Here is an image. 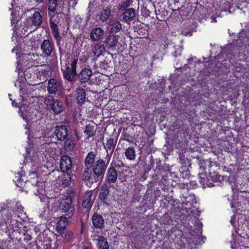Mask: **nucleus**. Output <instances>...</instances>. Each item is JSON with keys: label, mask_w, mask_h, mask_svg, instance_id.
Returning a JSON list of instances; mask_svg holds the SVG:
<instances>
[{"label": "nucleus", "mask_w": 249, "mask_h": 249, "mask_svg": "<svg viewBox=\"0 0 249 249\" xmlns=\"http://www.w3.org/2000/svg\"><path fill=\"white\" fill-rule=\"evenodd\" d=\"M184 203L186 205L190 206H192L194 203H196V199L195 198V196H189L188 197L186 198L185 202Z\"/></svg>", "instance_id": "40"}, {"label": "nucleus", "mask_w": 249, "mask_h": 249, "mask_svg": "<svg viewBox=\"0 0 249 249\" xmlns=\"http://www.w3.org/2000/svg\"><path fill=\"white\" fill-rule=\"evenodd\" d=\"M66 146L70 149H72L74 148V144L73 142H68L67 141L66 142Z\"/></svg>", "instance_id": "45"}, {"label": "nucleus", "mask_w": 249, "mask_h": 249, "mask_svg": "<svg viewBox=\"0 0 249 249\" xmlns=\"http://www.w3.org/2000/svg\"><path fill=\"white\" fill-rule=\"evenodd\" d=\"M23 209H24V208L22 206H21L20 205H19V204H16V212L21 213H22L23 212Z\"/></svg>", "instance_id": "44"}, {"label": "nucleus", "mask_w": 249, "mask_h": 249, "mask_svg": "<svg viewBox=\"0 0 249 249\" xmlns=\"http://www.w3.org/2000/svg\"><path fill=\"white\" fill-rule=\"evenodd\" d=\"M42 23V18L40 13L38 11H35L31 17L26 19L25 24L27 28H30V32H32L33 26L36 28L38 27Z\"/></svg>", "instance_id": "4"}, {"label": "nucleus", "mask_w": 249, "mask_h": 249, "mask_svg": "<svg viewBox=\"0 0 249 249\" xmlns=\"http://www.w3.org/2000/svg\"><path fill=\"white\" fill-rule=\"evenodd\" d=\"M235 219L234 216H232L231 217V220H230L231 223L233 226H234V224H235Z\"/></svg>", "instance_id": "46"}, {"label": "nucleus", "mask_w": 249, "mask_h": 249, "mask_svg": "<svg viewBox=\"0 0 249 249\" xmlns=\"http://www.w3.org/2000/svg\"><path fill=\"white\" fill-rule=\"evenodd\" d=\"M137 15L135 9L129 8L124 12L123 15V18L126 22L131 21L135 18Z\"/></svg>", "instance_id": "15"}, {"label": "nucleus", "mask_w": 249, "mask_h": 249, "mask_svg": "<svg viewBox=\"0 0 249 249\" xmlns=\"http://www.w3.org/2000/svg\"><path fill=\"white\" fill-rule=\"evenodd\" d=\"M12 104L13 106H16V107L17 106V104H16V103L15 101H13L12 102Z\"/></svg>", "instance_id": "49"}, {"label": "nucleus", "mask_w": 249, "mask_h": 249, "mask_svg": "<svg viewBox=\"0 0 249 249\" xmlns=\"http://www.w3.org/2000/svg\"><path fill=\"white\" fill-rule=\"evenodd\" d=\"M40 49L44 55L50 56L54 49V46L50 40L45 39L42 42Z\"/></svg>", "instance_id": "8"}, {"label": "nucleus", "mask_w": 249, "mask_h": 249, "mask_svg": "<svg viewBox=\"0 0 249 249\" xmlns=\"http://www.w3.org/2000/svg\"><path fill=\"white\" fill-rule=\"evenodd\" d=\"M47 89L51 94H60L63 89L61 83L55 79H51L48 83Z\"/></svg>", "instance_id": "6"}, {"label": "nucleus", "mask_w": 249, "mask_h": 249, "mask_svg": "<svg viewBox=\"0 0 249 249\" xmlns=\"http://www.w3.org/2000/svg\"><path fill=\"white\" fill-rule=\"evenodd\" d=\"M68 217L61 216L57 222L56 228L59 232H62L65 231L66 227L69 223Z\"/></svg>", "instance_id": "18"}, {"label": "nucleus", "mask_w": 249, "mask_h": 249, "mask_svg": "<svg viewBox=\"0 0 249 249\" xmlns=\"http://www.w3.org/2000/svg\"><path fill=\"white\" fill-rule=\"evenodd\" d=\"M119 36L114 35H109L106 39L105 43L108 49L114 51L118 43Z\"/></svg>", "instance_id": "10"}, {"label": "nucleus", "mask_w": 249, "mask_h": 249, "mask_svg": "<svg viewBox=\"0 0 249 249\" xmlns=\"http://www.w3.org/2000/svg\"><path fill=\"white\" fill-rule=\"evenodd\" d=\"M50 26L52 29V34L53 36L57 41H60L61 37L59 36V32L57 25L53 21L51 20L50 22Z\"/></svg>", "instance_id": "25"}, {"label": "nucleus", "mask_w": 249, "mask_h": 249, "mask_svg": "<svg viewBox=\"0 0 249 249\" xmlns=\"http://www.w3.org/2000/svg\"><path fill=\"white\" fill-rule=\"evenodd\" d=\"M124 155L129 160H134L136 158L135 151L133 147H128L125 149Z\"/></svg>", "instance_id": "32"}, {"label": "nucleus", "mask_w": 249, "mask_h": 249, "mask_svg": "<svg viewBox=\"0 0 249 249\" xmlns=\"http://www.w3.org/2000/svg\"><path fill=\"white\" fill-rule=\"evenodd\" d=\"M132 3L131 0H127L124 2H123L119 5V8L120 10H124L128 6H129Z\"/></svg>", "instance_id": "42"}, {"label": "nucleus", "mask_w": 249, "mask_h": 249, "mask_svg": "<svg viewBox=\"0 0 249 249\" xmlns=\"http://www.w3.org/2000/svg\"><path fill=\"white\" fill-rule=\"evenodd\" d=\"M177 53H178V52L177 51H175L174 52V55L176 56H177L178 55H180V51H179L178 54H177Z\"/></svg>", "instance_id": "47"}, {"label": "nucleus", "mask_w": 249, "mask_h": 249, "mask_svg": "<svg viewBox=\"0 0 249 249\" xmlns=\"http://www.w3.org/2000/svg\"><path fill=\"white\" fill-rule=\"evenodd\" d=\"M71 176L69 174H65L60 178V181L63 187H68L71 182Z\"/></svg>", "instance_id": "30"}, {"label": "nucleus", "mask_w": 249, "mask_h": 249, "mask_svg": "<svg viewBox=\"0 0 249 249\" xmlns=\"http://www.w3.org/2000/svg\"><path fill=\"white\" fill-rule=\"evenodd\" d=\"M109 194V189L108 186L106 184H103L100 189L99 197L101 199H106Z\"/></svg>", "instance_id": "29"}, {"label": "nucleus", "mask_w": 249, "mask_h": 249, "mask_svg": "<svg viewBox=\"0 0 249 249\" xmlns=\"http://www.w3.org/2000/svg\"><path fill=\"white\" fill-rule=\"evenodd\" d=\"M199 182L203 188H205L206 187H212L213 186V183L210 182V178L207 177L205 173L203 172H201V173H200L199 174Z\"/></svg>", "instance_id": "21"}, {"label": "nucleus", "mask_w": 249, "mask_h": 249, "mask_svg": "<svg viewBox=\"0 0 249 249\" xmlns=\"http://www.w3.org/2000/svg\"><path fill=\"white\" fill-rule=\"evenodd\" d=\"M9 96L10 99L11 100H12L11 97H10V96H11V94H9Z\"/></svg>", "instance_id": "52"}, {"label": "nucleus", "mask_w": 249, "mask_h": 249, "mask_svg": "<svg viewBox=\"0 0 249 249\" xmlns=\"http://www.w3.org/2000/svg\"><path fill=\"white\" fill-rule=\"evenodd\" d=\"M213 20L214 22H216V20L215 19H213Z\"/></svg>", "instance_id": "53"}, {"label": "nucleus", "mask_w": 249, "mask_h": 249, "mask_svg": "<svg viewBox=\"0 0 249 249\" xmlns=\"http://www.w3.org/2000/svg\"><path fill=\"white\" fill-rule=\"evenodd\" d=\"M62 213H67L68 218L71 217L74 214V207L72 205V198L68 195L61 196V201L59 205V209Z\"/></svg>", "instance_id": "1"}, {"label": "nucleus", "mask_w": 249, "mask_h": 249, "mask_svg": "<svg viewBox=\"0 0 249 249\" xmlns=\"http://www.w3.org/2000/svg\"><path fill=\"white\" fill-rule=\"evenodd\" d=\"M39 198L41 202L45 203L48 208L51 207L52 210H53L54 211H57L59 209V205L61 201V196L49 198L43 194H40Z\"/></svg>", "instance_id": "2"}, {"label": "nucleus", "mask_w": 249, "mask_h": 249, "mask_svg": "<svg viewBox=\"0 0 249 249\" xmlns=\"http://www.w3.org/2000/svg\"><path fill=\"white\" fill-rule=\"evenodd\" d=\"M115 146V143L112 138H109L107 140V142L105 145V148L107 151V156L106 159H107V162H109L111 158V155Z\"/></svg>", "instance_id": "16"}, {"label": "nucleus", "mask_w": 249, "mask_h": 249, "mask_svg": "<svg viewBox=\"0 0 249 249\" xmlns=\"http://www.w3.org/2000/svg\"><path fill=\"white\" fill-rule=\"evenodd\" d=\"M45 104L48 107H50L53 113L55 114H59L65 110V106L62 102L59 100L47 99L45 100Z\"/></svg>", "instance_id": "3"}, {"label": "nucleus", "mask_w": 249, "mask_h": 249, "mask_svg": "<svg viewBox=\"0 0 249 249\" xmlns=\"http://www.w3.org/2000/svg\"><path fill=\"white\" fill-rule=\"evenodd\" d=\"M14 181L16 183V185L19 187H22L24 184L23 179L22 178L21 174L18 173L16 176V179Z\"/></svg>", "instance_id": "38"}, {"label": "nucleus", "mask_w": 249, "mask_h": 249, "mask_svg": "<svg viewBox=\"0 0 249 249\" xmlns=\"http://www.w3.org/2000/svg\"><path fill=\"white\" fill-rule=\"evenodd\" d=\"M57 6V0H49L48 9L49 12L54 13Z\"/></svg>", "instance_id": "35"}, {"label": "nucleus", "mask_w": 249, "mask_h": 249, "mask_svg": "<svg viewBox=\"0 0 249 249\" xmlns=\"http://www.w3.org/2000/svg\"><path fill=\"white\" fill-rule=\"evenodd\" d=\"M109 29L111 33H116L122 29L121 23L115 20L110 19L108 23Z\"/></svg>", "instance_id": "20"}, {"label": "nucleus", "mask_w": 249, "mask_h": 249, "mask_svg": "<svg viewBox=\"0 0 249 249\" xmlns=\"http://www.w3.org/2000/svg\"><path fill=\"white\" fill-rule=\"evenodd\" d=\"M61 70L65 78L69 81H72L77 75L76 71L71 70L70 65H68L66 63L64 65H62L61 66Z\"/></svg>", "instance_id": "7"}, {"label": "nucleus", "mask_w": 249, "mask_h": 249, "mask_svg": "<svg viewBox=\"0 0 249 249\" xmlns=\"http://www.w3.org/2000/svg\"><path fill=\"white\" fill-rule=\"evenodd\" d=\"M96 155L92 152L88 153L85 160L86 167H91L94 163Z\"/></svg>", "instance_id": "26"}, {"label": "nucleus", "mask_w": 249, "mask_h": 249, "mask_svg": "<svg viewBox=\"0 0 249 249\" xmlns=\"http://www.w3.org/2000/svg\"><path fill=\"white\" fill-rule=\"evenodd\" d=\"M36 1L38 3H41L43 2V0H36Z\"/></svg>", "instance_id": "48"}, {"label": "nucleus", "mask_w": 249, "mask_h": 249, "mask_svg": "<svg viewBox=\"0 0 249 249\" xmlns=\"http://www.w3.org/2000/svg\"><path fill=\"white\" fill-rule=\"evenodd\" d=\"M29 157L30 160L31 162H36L38 160V154L32 148H27V153L25 158L27 160V157Z\"/></svg>", "instance_id": "24"}, {"label": "nucleus", "mask_w": 249, "mask_h": 249, "mask_svg": "<svg viewBox=\"0 0 249 249\" xmlns=\"http://www.w3.org/2000/svg\"><path fill=\"white\" fill-rule=\"evenodd\" d=\"M54 133L57 140L62 141L67 137L68 130L66 126L61 125L56 126Z\"/></svg>", "instance_id": "9"}, {"label": "nucleus", "mask_w": 249, "mask_h": 249, "mask_svg": "<svg viewBox=\"0 0 249 249\" xmlns=\"http://www.w3.org/2000/svg\"><path fill=\"white\" fill-rule=\"evenodd\" d=\"M37 71L39 74L44 77V78L49 77L51 74V68L48 65H41Z\"/></svg>", "instance_id": "22"}, {"label": "nucleus", "mask_w": 249, "mask_h": 249, "mask_svg": "<svg viewBox=\"0 0 249 249\" xmlns=\"http://www.w3.org/2000/svg\"><path fill=\"white\" fill-rule=\"evenodd\" d=\"M92 74L91 70L87 68L84 69L80 73L79 77L82 83H85L88 81Z\"/></svg>", "instance_id": "19"}, {"label": "nucleus", "mask_w": 249, "mask_h": 249, "mask_svg": "<svg viewBox=\"0 0 249 249\" xmlns=\"http://www.w3.org/2000/svg\"><path fill=\"white\" fill-rule=\"evenodd\" d=\"M118 174L115 168L113 166H110L107 171L106 178L109 184L114 183L117 179Z\"/></svg>", "instance_id": "13"}, {"label": "nucleus", "mask_w": 249, "mask_h": 249, "mask_svg": "<svg viewBox=\"0 0 249 249\" xmlns=\"http://www.w3.org/2000/svg\"><path fill=\"white\" fill-rule=\"evenodd\" d=\"M72 166V160L68 156H63L60 160V167L61 170L66 172L70 170Z\"/></svg>", "instance_id": "11"}, {"label": "nucleus", "mask_w": 249, "mask_h": 249, "mask_svg": "<svg viewBox=\"0 0 249 249\" xmlns=\"http://www.w3.org/2000/svg\"><path fill=\"white\" fill-rule=\"evenodd\" d=\"M104 50V46L103 44L99 43L94 46L93 52L96 57H99L103 53Z\"/></svg>", "instance_id": "31"}, {"label": "nucleus", "mask_w": 249, "mask_h": 249, "mask_svg": "<svg viewBox=\"0 0 249 249\" xmlns=\"http://www.w3.org/2000/svg\"><path fill=\"white\" fill-rule=\"evenodd\" d=\"M107 160V159H106ZM108 163H105V161L102 159L98 160L93 167V172L94 174L97 176V178L101 177L103 178V175L105 173L106 169Z\"/></svg>", "instance_id": "5"}, {"label": "nucleus", "mask_w": 249, "mask_h": 249, "mask_svg": "<svg viewBox=\"0 0 249 249\" xmlns=\"http://www.w3.org/2000/svg\"><path fill=\"white\" fill-rule=\"evenodd\" d=\"M94 180H95V181L96 182V181H97L98 180V179H97L96 178H95Z\"/></svg>", "instance_id": "51"}, {"label": "nucleus", "mask_w": 249, "mask_h": 249, "mask_svg": "<svg viewBox=\"0 0 249 249\" xmlns=\"http://www.w3.org/2000/svg\"><path fill=\"white\" fill-rule=\"evenodd\" d=\"M38 249H52L50 241H46L41 243V246H38Z\"/></svg>", "instance_id": "41"}, {"label": "nucleus", "mask_w": 249, "mask_h": 249, "mask_svg": "<svg viewBox=\"0 0 249 249\" xmlns=\"http://www.w3.org/2000/svg\"><path fill=\"white\" fill-rule=\"evenodd\" d=\"M90 167H86L82 174V179L85 180L89 181L92 179V174L90 169Z\"/></svg>", "instance_id": "34"}, {"label": "nucleus", "mask_w": 249, "mask_h": 249, "mask_svg": "<svg viewBox=\"0 0 249 249\" xmlns=\"http://www.w3.org/2000/svg\"><path fill=\"white\" fill-rule=\"evenodd\" d=\"M104 35V30L100 27H96L91 32L90 38L92 41H98L103 39Z\"/></svg>", "instance_id": "12"}, {"label": "nucleus", "mask_w": 249, "mask_h": 249, "mask_svg": "<svg viewBox=\"0 0 249 249\" xmlns=\"http://www.w3.org/2000/svg\"><path fill=\"white\" fill-rule=\"evenodd\" d=\"M97 241V247L99 249H109V245L105 237L99 236Z\"/></svg>", "instance_id": "28"}, {"label": "nucleus", "mask_w": 249, "mask_h": 249, "mask_svg": "<svg viewBox=\"0 0 249 249\" xmlns=\"http://www.w3.org/2000/svg\"><path fill=\"white\" fill-rule=\"evenodd\" d=\"M61 234V237L64 238L66 241H68L71 239L73 236L72 231H64L62 232H59Z\"/></svg>", "instance_id": "37"}, {"label": "nucleus", "mask_w": 249, "mask_h": 249, "mask_svg": "<svg viewBox=\"0 0 249 249\" xmlns=\"http://www.w3.org/2000/svg\"><path fill=\"white\" fill-rule=\"evenodd\" d=\"M111 11L109 8H106L100 14V19L102 22L106 21L110 16Z\"/></svg>", "instance_id": "33"}, {"label": "nucleus", "mask_w": 249, "mask_h": 249, "mask_svg": "<svg viewBox=\"0 0 249 249\" xmlns=\"http://www.w3.org/2000/svg\"><path fill=\"white\" fill-rule=\"evenodd\" d=\"M210 180H211L213 182H217L220 181L222 179V177L220 176L217 173L213 172V173L211 172L209 173Z\"/></svg>", "instance_id": "36"}, {"label": "nucleus", "mask_w": 249, "mask_h": 249, "mask_svg": "<svg viewBox=\"0 0 249 249\" xmlns=\"http://www.w3.org/2000/svg\"><path fill=\"white\" fill-rule=\"evenodd\" d=\"M92 196V192L91 191L87 192L84 196L82 205L85 208H90L92 204L91 197Z\"/></svg>", "instance_id": "23"}, {"label": "nucleus", "mask_w": 249, "mask_h": 249, "mask_svg": "<svg viewBox=\"0 0 249 249\" xmlns=\"http://www.w3.org/2000/svg\"><path fill=\"white\" fill-rule=\"evenodd\" d=\"M37 56V54H35L34 53H28L24 54L23 58L26 59L27 61H28L32 66H36L38 64V62L36 61L35 58Z\"/></svg>", "instance_id": "27"}, {"label": "nucleus", "mask_w": 249, "mask_h": 249, "mask_svg": "<svg viewBox=\"0 0 249 249\" xmlns=\"http://www.w3.org/2000/svg\"><path fill=\"white\" fill-rule=\"evenodd\" d=\"M76 98L77 103L79 105H83L86 100V92L85 89L82 88H78L76 89Z\"/></svg>", "instance_id": "17"}, {"label": "nucleus", "mask_w": 249, "mask_h": 249, "mask_svg": "<svg viewBox=\"0 0 249 249\" xmlns=\"http://www.w3.org/2000/svg\"><path fill=\"white\" fill-rule=\"evenodd\" d=\"M92 223L96 229H101L104 227V220L102 215L94 213L92 217Z\"/></svg>", "instance_id": "14"}, {"label": "nucleus", "mask_w": 249, "mask_h": 249, "mask_svg": "<svg viewBox=\"0 0 249 249\" xmlns=\"http://www.w3.org/2000/svg\"><path fill=\"white\" fill-rule=\"evenodd\" d=\"M68 65H70V68L71 70H73L74 71H76V65L77 64V59L74 58L72 59L71 62H68L67 63Z\"/></svg>", "instance_id": "43"}, {"label": "nucleus", "mask_w": 249, "mask_h": 249, "mask_svg": "<svg viewBox=\"0 0 249 249\" xmlns=\"http://www.w3.org/2000/svg\"><path fill=\"white\" fill-rule=\"evenodd\" d=\"M84 132L89 137L93 136L94 135V126L89 124L87 125Z\"/></svg>", "instance_id": "39"}, {"label": "nucleus", "mask_w": 249, "mask_h": 249, "mask_svg": "<svg viewBox=\"0 0 249 249\" xmlns=\"http://www.w3.org/2000/svg\"><path fill=\"white\" fill-rule=\"evenodd\" d=\"M21 116H22V118L23 119L26 120V118L23 116V114H21Z\"/></svg>", "instance_id": "50"}]
</instances>
